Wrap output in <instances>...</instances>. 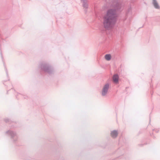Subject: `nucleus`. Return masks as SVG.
Listing matches in <instances>:
<instances>
[{
  "label": "nucleus",
  "instance_id": "1",
  "mask_svg": "<svg viewBox=\"0 0 160 160\" xmlns=\"http://www.w3.org/2000/svg\"><path fill=\"white\" fill-rule=\"evenodd\" d=\"M116 17L115 11L111 9L108 10L103 17V24L104 28L107 29L111 28L115 24Z\"/></svg>",
  "mask_w": 160,
  "mask_h": 160
},
{
  "label": "nucleus",
  "instance_id": "2",
  "mask_svg": "<svg viewBox=\"0 0 160 160\" xmlns=\"http://www.w3.org/2000/svg\"><path fill=\"white\" fill-rule=\"evenodd\" d=\"M109 86L108 83H107L104 86L102 92V95L103 96H104L107 94Z\"/></svg>",
  "mask_w": 160,
  "mask_h": 160
},
{
  "label": "nucleus",
  "instance_id": "3",
  "mask_svg": "<svg viewBox=\"0 0 160 160\" xmlns=\"http://www.w3.org/2000/svg\"><path fill=\"white\" fill-rule=\"evenodd\" d=\"M118 79L119 77L118 75L115 74L113 75V80L115 83L116 84L118 83Z\"/></svg>",
  "mask_w": 160,
  "mask_h": 160
},
{
  "label": "nucleus",
  "instance_id": "4",
  "mask_svg": "<svg viewBox=\"0 0 160 160\" xmlns=\"http://www.w3.org/2000/svg\"><path fill=\"white\" fill-rule=\"evenodd\" d=\"M104 58L106 60L108 61H109L111 60L112 56L110 54H106L105 55Z\"/></svg>",
  "mask_w": 160,
  "mask_h": 160
},
{
  "label": "nucleus",
  "instance_id": "5",
  "mask_svg": "<svg viewBox=\"0 0 160 160\" xmlns=\"http://www.w3.org/2000/svg\"><path fill=\"white\" fill-rule=\"evenodd\" d=\"M111 134L112 138H115L117 136L118 132L117 131L114 130L111 132Z\"/></svg>",
  "mask_w": 160,
  "mask_h": 160
},
{
  "label": "nucleus",
  "instance_id": "6",
  "mask_svg": "<svg viewBox=\"0 0 160 160\" xmlns=\"http://www.w3.org/2000/svg\"><path fill=\"white\" fill-rule=\"evenodd\" d=\"M153 3L154 7L155 8L157 9L159 8V6L158 5V3L156 1V0H153Z\"/></svg>",
  "mask_w": 160,
  "mask_h": 160
},
{
  "label": "nucleus",
  "instance_id": "7",
  "mask_svg": "<svg viewBox=\"0 0 160 160\" xmlns=\"http://www.w3.org/2000/svg\"><path fill=\"white\" fill-rule=\"evenodd\" d=\"M82 2L83 3V7L85 8H87L88 7V4L87 3V1L86 0H82Z\"/></svg>",
  "mask_w": 160,
  "mask_h": 160
},
{
  "label": "nucleus",
  "instance_id": "8",
  "mask_svg": "<svg viewBox=\"0 0 160 160\" xmlns=\"http://www.w3.org/2000/svg\"><path fill=\"white\" fill-rule=\"evenodd\" d=\"M9 119H8V120H7V119H5V121L6 122H9Z\"/></svg>",
  "mask_w": 160,
  "mask_h": 160
},
{
  "label": "nucleus",
  "instance_id": "9",
  "mask_svg": "<svg viewBox=\"0 0 160 160\" xmlns=\"http://www.w3.org/2000/svg\"><path fill=\"white\" fill-rule=\"evenodd\" d=\"M9 131H8L7 132V133H9Z\"/></svg>",
  "mask_w": 160,
  "mask_h": 160
}]
</instances>
